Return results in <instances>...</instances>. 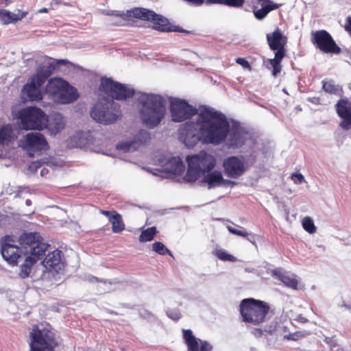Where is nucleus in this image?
<instances>
[{
    "label": "nucleus",
    "instance_id": "f257e3e1",
    "mask_svg": "<svg viewBox=\"0 0 351 351\" xmlns=\"http://www.w3.org/2000/svg\"><path fill=\"white\" fill-rule=\"evenodd\" d=\"M229 127L225 114L212 108L203 107L195 122L187 121L180 126L178 136L188 147H194L199 141L218 145L225 142Z\"/></svg>",
    "mask_w": 351,
    "mask_h": 351
},
{
    "label": "nucleus",
    "instance_id": "f03ea898",
    "mask_svg": "<svg viewBox=\"0 0 351 351\" xmlns=\"http://www.w3.org/2000/svg\"><path fill=\"white\" fill-rule=\"evenodd\" d=\"M99 90L104 92L112 99L104 97L93 106L90 110L91 117L97 122L105 125L112 124L121 119L122 114L120 105L113 99L125 101L132 98L135 90L127 84L114 81L110 77H102Z\"/></svg>",
    "mask_w": 351,
    "mask_h": 351
},
{
    "label": "nucleus",
    "instance_id": "7ed1b4c3",
    "mask_svg": "<svg viewBox=\"0 0 351 351\" xmlns=\"http://www.w3.org/2000/svg\"><path fill=\"white\" fill-rule=\"evenodd\" d=\"M112 15L119 16L121 19L119 22L113 23L116 25H126L132 19H137L141 21H149L152 23V28L155 30L162 32H178L185 34H191V31L184 29L183 28L171 24L168 19L161 14L156 13L152 10L145 8H134L128 10L126 12L119 13L117 11H113Z\"/></svg>",
    "mask_w": 351,
    "mask_h": 351
},
{
    "label": "nucleus",
    "instance_id": "20e7f679",
    "mask_svg": "<svg viewBox=\"0 0 351 351\" xmlns=\"http://www.w3.org/2000/svg\"><path fill=\"white\" fill-rule=\"evenodd\" d=\"M140 106L139 116L144 125L149 128L157 127L165 118L166 100L160 95L143 93L138 99Z\"/></svg>",
    "mask_w": 351,
    "mask_h": 351
},
{
    "label": "nucleus",
    "instance_id": "39448f33",
    "mask_svg": "<svg viewBox=\"0 0 351 351\" xmlns=\"http://www.w3.org/2000/svg\"><path fill=\"white\" fill-rule=\"evenodd\" d=\"M47 62L38 66L36 73L32 75L31 82L26 84L23 88V94L29 101H40L43 99L40 88L53 73L57 66L60 64H66L69 62L66 60H53L46 57Z\"/></svg>",
    "mask_w": 351,
    "mask_h": 351
},
{
    "label": "nucleus",
    "instance_id": "423d86ee",
    "mask_svg": "<svg viewBox=\"0 0 351 351\" xmlns=\"http://www.w3.org/2000/svg\"><path fill=\"white\" fill-rule=\"evenodd\" d=\"M269 311L267 302L253 298L243 299L239 304L241 321L254 326L265 322Z\"/></svg>",
    "mask_w": 351,
    "mask_h": 351
},
{
    "label": "nucleus",
    "instance_id": "0eeeda50",
    "mask_svg": "<svg viewBox=\"0 0 351 351\" xmlns=\"http://www.w3.org/2000/svg\"><path fill=\"white\" fill-rule=\"evenodd\" d=\"M29 351H56L60 346V339L56 334L47 327L32 326L29 332Z\"/></svg>",
    "mask_w": 351,
    "mask_h": 351
},
{
    "label": "nucleus",
    "instance_id": "6e6552de",
    "mask_svg": "<svg viewBox=\"0 0 351 351\" xmlns=\"http://www.w3.org/2000/svg\"><path fill=\"white\" fill-rule=\"evenodd\" d=\"M266 40L269 49L276 51L274 58L269 59L268 62L272 67V75L276 77L281 71V62L287 54V45L288 38L284 35L279 27L266 34Z\"/></svg>",
    "mask_w": 351,
    "mask_h": 351
},
{
    "label": "nucleus",
    "instance_id": "1a4fd4ad",
    "mask_svg": "<svg viewBox=\"0 0 351 351\" xmlns=\"http://www.w3.org/2000/svg\"><path fill=\"white\" fill-rule=\"evenodd\" d=\"M45 92L53 100L64 104L72 103L79 97L77 89L60 77L51 78L45 86Z\"/></svg>",
    "mask_w": 351,
    "mask_h": 351
},
{
    "label": "nucleus",
    "instance_id": "9d476101",
    "mask_svg": "<svg viewBox=\"0 0 351 351\" xmlns=\"http://www.w3.org/2000/svg\"><path fill=\"white\" fill-rule=\"evenodd\" d=\"M16 118L25 130H43L48 126L47 115L37 107L29 106L21 109L16 114Z\"/></svg>",
    "mask_w": 351,
    "mask_h": 351
},
{
    "label": "nucleus",
    "instance_id": "9b49d317",
    "mask_svg": "<svg viewBox=\"0 0 351 351\" xmlns=\"http://www.w3.org/2000/svg\"><path fill=\"white\" fill-rule=\"evenodd\" d=\"M21 247L24 248L29 256L42 258L45 254L49 245L43 242V239L38 232H23L18 239Z\"/></svg>",
    "mask_w": 351,
    "mask_h": 351
},
{
    "label": "nucleus",
    "instance_id": "f8f14e48",
    "mask_svg": "<svg viewBox=\"0 0 351 351\" xmlns=\"http://www.w3.org/2000/svg\"><path fill=\"white\" fill-rule=\"evenodd\" d=\"M16 239L14 235H5L0 239L1 253L10 265L16 266L20 259L25 256L21 247L16 245Z\"/></svg>",
    "mask_w": 351,
    "mask_h": 351
},
{
    "label": "nucleus",
    "instance_id": "ddd939ff",
    "mask_svg": "<svg viewBox=\"0 0 351 351\" xmlns=\"http://www.w3.org/2000/svg\"><path fill=\"white\" fill-rule=\"evenodd\" d=\"M169 110L174 122H182L195 114L197 109L189 104L185 99L172 98L170 101Z\"/></svg>",
    "mask_w": 351,
    "mask_h": 351
},
{
    "label": "nucleus",
    "instance_id": "4468645a",
    "mask_svg": "<svg viewBox=\"0 0 351 351\" xmlns=\"http://www.w3.org/2000/svg\"><path fill=\"white\" fill-rule=\"evenodd\" d=\"M311 42L325 53L339 54L341 52V49L326 30L312 32Z\"/></svg>",
    "mask_w": 351,
    "mask_h": 351
},
{
    "label": "nucleus",
    "instance_id": "2eb2a0df",
    "mask_svg": "<svg viewBox=\"0 0 351 351\" xmlns=\"http://www.w3.org/2000/svg\"><path fill=\"white\" fill-rule=\"evenodd\" d=\"M19 146L27 150L30 156H34L31 152H41L49 148L44 135L38 132H30L25 135L20 140Z\"/></svg>",
    "mask_w": 351,
    "mask_h": 351
},
{
    "label": "nucleus",
    "instance_id": "dca6fc26",
    "mask_svg": "<svg viewBox=\"0 0 351 351\" xmlns=\"http://www.w3.org/2000/svg\"><path fill=\"white\" fill-rule=\"evenodd\" d=\"M223 167L226 175L232 178L241 176L247 169L243 157L234 156L226 158L223 162Z\"/></svg>",
    "mask_w": 351,
    "mask_h": 351
},
{
    "label": "nucleus",
    "instance_id": "f3484780",
    "mask_svg": "<svg viewBox=\"0 0 351 351\" xmlns=\"http://www.w3.org/2000/svg\"><path fill=\"white\" fill-rule=\"evenodd\" d=\"M182 337L187 351H211L213 346L206 341L196 338L190 329L182 330Z\"/></svg>",
    "mask_w": 351,
    "mask_h": 351
},
{
    "label": "nucleus",
    "instance_id": "a211bd4d",
    "mask_svg": "<svg viewBox=\"0 0 351 351\" xmlns=\"http://www.w3.org/2000/svg\"><path fill=\"white\" fill-rule=\"evenodd\" d=\"M62 251L59 250L49 252L42 262L45 271L49 273L58 274L64 269V263L62 261Z\"/></svg>",
    "mask_w": 351,
    "mask_h": 351
},
{
    "label": "nucleus",
    "instance_id": "6ab92c4d",
    "mask_svg": "<svg viewBox=\"0 0 351 351\" xmlns=\"http://www.w3.org/2000/svg\"><path fill=\"white\" fill-rule=\"evenodd\" d=\"M187 157L201 169L204 173L210 171L216 166V158L205 151H201L197 154L188 156Z\"/></svg>",
    "mask_w": 351,
    "mask_h": 351
},
{
    "label": "nucleus",
    "instance_id": "aec40b11",
    "mask_svg": "<svg viewBox=\"0 0 351 351\" xmlns=\"http://www.w3.org/2000/svg\"><path fill=\"white\" fill-rule=\"evenodd\" d=\"M99 213L108 218L114 233H120L125 230V225L122 216L117 210H100Z\"/></svg>",
    "mask_w": 351,
    "mask_h": 351
},
{
    "label": "nucleus",
    "instance_id": "412c9836",
    "mask_svg": "<svg viewBox=\"0 0 351 351\" xmlns=\"http://www.w3.org/2000/svg\"><path fill=\"white\" fill-rule=\"evenodd\" d=\"M226 138H228L227 145L230 148H239L244 144L243 131L239 126L233 127L231 130L230 126Z\"/></svg>",
    "mask_w": 351,
    "mask_h": 351
},
{
    "label": "nucleus",
    "instance_id": "4be33fe9",
    "mask_svg": "<svg viewBox=\"0 0 351 351\" xmlns=\"http://www.w3.org/2000/svg\"><path fill=\"white\" fill-rule=\"evenodd\" d=\"M203 176L202 182L206 184L208 189L220 186L224 182L222 173L217 170H211Z\"/></svg>",
    "mask_w": 351,
    "mask_h": 351
},
{
    "label": "nucleus",
    "instance_id": "5701e85b",
    "mask_svg": "<svg viewBox=\"0 0 351 351\" xmlns=\"http://www.w3.org/2000/svg\"><path fill=\"white\" fill-rule=\"evenodd\" d=\"M28 14L27 11L19 10L16 14L0 9V21L3 24L8 25L12 23H16L25 18Z\"/></svg>",
    "mask_w": 351,
    "mask_h": 351
},
{
    "label": "nucleus",
    "instance_id": "b1692460",
    "mask_svg": "<svg viewBox=\"0 0 351 351\" xmlns=\"http://www.w3.org/2000/svg\"><path fill=\"white\" fill-rule=\"evenodd\" d=\"M186 162L188 163V169L184 177V180L186 182H195L202 176L205 174L202 171L201 169H199L193 162L191 161V160L189 158V157H186Z\"/></svg>",
    "mask_w": 351,
    "mask_h": 351
},
{
    "label": "nucleus",
    "instance_id": "393cba45",
    "mask_svg": "<svg viewBox=\"0 0 351 351\" xmlns=\"http://www.w3.org/2000/svg\"><path fill=\"white\" fill-rule=\"evenodd\" d=\"M15 136L11 124L3 125L0 128V145H9L14 141Z\"/></svg>",
    "mask_w": 351,
    "mask_h": 351
},
{
    "label": "nucleus",
    "instance_id": "a878e982",
    "mask_svg": "<svg viewBox=\"0 0 351 351\" xmlns=\"http://www.w3.org/2000/svg\"><path fill=\"white\" fill-rule=\"evenodd\" d=\"M24 258V262L20 266V271L19 273V276L23 279L29 276L33 266L40 259L29 255L25 256Z\"/></svg>",
    "mask_w": 351,
    "mask_h": 351
},
{
    "label": "nucleus",
    "instance_id": "bb28decb",
    "mask_svg": "<svg viewBox=\"0 0 351 351\" xmlns=\"http://www.w3.org/2000/svg\"><path fill=\"white\" fill-rule=\"evenodd\" d=\"M322 84V89L326 93L337 96H341L343 93L342 86L336 84L333 80H324Z\"/></svg>",
    "mask_w": 351,
    "mask_h": 351
},
{
    "label": "nucleus",
    "instance_id": "cd10ccee",
    "mask_svg": "<svg viewBox=\"0 0 351 351\" xmlns=\"http://www.w3.org/2000/svg\"><path fill=\"white\" fill-rule=\"evenodd\" d=\"M336 110L341 118L351 117V102L348 99H341L336 104Z\"/></svg>",
    "mask_w": 351,
    "mask_h": 351
},
{
    "label": "nucleus",
    "instance_id": "c85d7f7f",
    "mask_svg": "<svg viewBox=\"0 0 351 351\" xmlns=\"http://www.w3.org/2000/svg\"><path fill=\"white\" fill-rule=\"evenodd\" d=\"M279 7V4L274 3L273 1H269L267 4L262 3V8L257 10H254V14L258 20H263L266 17L269 12L278 9Z\"/></svg>",
    "mask_w": 351,
    "mask_h": 351
},
{
    "label": "nucleus",
    "instance_id": "c756f323",
    "mask_svg": "<svg viewBox=\"0 0 351 351\" xmlns=\"http://www.w3.org/2000/svg\"><path fill=\"white\" fill-rule=\"evenodd\" d=\"M245 0H204V3L206 5L222 4L233 8L243 6Z\"/></svg>",
    "mask_w": 351,
    "mask_h": 351
},
{
    "label": "nucleus",
    "instance_id": "7c9ffc66",
    "mask_svg": "<svg viewBox=\"0 0 351 351\" xmlns=\"http://www.w3.org/2000/svg\"><path fill=\"white\" fill-rule=\"evenodd\" d=\"M156 234V227H151L145 230H143L140 237H139V241L141 242H147L152 241L155 234Z\"/></svg>",
    "mask_w": 351,
    "mask_h": 351
},
{
    "label": "nucleus",
    "instance_id": "2f4dec72",
    "mask_svg": "<svg viewBox=\"0 0 351 351\" xmlns=\"http://www.w3.org/2000/svg\"><path fill=\"white\" fill-rule=\"evenodd\" d=\"M152 250L160 255H165L167 254L172 255L171 251L160 241H156L152 244Z\"/></svg>",
    "mask_w": 351,
    "mask_h": 351
},
{
    "label": "nucleus",
    "instance_id": "473e14b6",
    "mask_svg": "<svg viewBox=\"0 0 351 351\" xmlns=\"http://www.w3.org/2000/svg\"><path fill=\"white\" fill-rule=\"evenodd\" d=\"M170 162H173L174 167L171 169H169V171L172 172L173 174L179 175L184 171V165L182 161L180 159L172 158L170 160Z\"/></svg>",
    "mask_w": 351,
    "mask_h": 351
},
{
    "label": "nucleus",
    "instance_id": "72a5a7b5",
    "mask_svg": "<svg viewBox=\"0 0 351 351\" xmlns=\"http://www.w3.org/2000/svg\"><path fill=\"white\" fill-rule=\"evenodd\" d=\"M280 280L287 287L293 289H298V282L297 279L288 275H282L280 276Z\"/></svg>",
    "mask_w": 351,
    "mask_h": 351
},
{
    "label": "nucleus",
    "instance_id": "f704fd0d",
    "mask_svg": "<svg viewBox=\"0 0 351 351\" xmlns=\"http://www.w3.org/2000/svg\"><path fill=\"white\" fill-rule=\"evenodd\" d=\"M214 254L220 260L223 261H231L234 262L236 261V258L230 254H228L223 250H217L215 251Z\"/></svg>",
    "mask_w": 351,
    "mask_h": 351
},
{
    "label": "nucleus",
    "instance_id": "c9c22d12",
    "mask_svg": "<svg viewBox=\"0 0 351 351\" xmlns=\"http://www.w3.org/2000/svg\"><path fill=\"white\" fill-rule=\"evenodd\" d=\"M302 226L303 228L310 234H313L316 231V227L314 225L313 221L309 217L304 218Z\"/></svg>",
    "mask_w": 351,
    "mask_h": 351
},
{
    "label": "nucleus",
    "instance_id": "e433bc0d",
    "mask_svg": "<svg viewBox=\"0 0 351 351\" xmlns=\"http://www.w3.org/2000/svg\"><path fill=\"white\" fill-rule=\"evenodd\" d=\"M134 144L133 141H125L118 143L116 148L118 150L123 151L124 152H129Z\"/></svg>",
    "mask_w": 351,
    "mask_h": 351
},
{
    "label": "nucleus",
    "instance_id": "4c0bfd02",
    "mask_svg": "<svg viewBox=\"0 0 351 351\" xmlns=\"http://www.w3.org/2000/svg\"><path fill=\"white\" fill-rule=\"evenodd\" d=\"M45 162L43 160H36L31 162L28 165V171L32 173H34L38 169L40 168Z\"/></svg>",
    "mask_w": 351,
    "mask_h": 351
},
{
    "label": "nucleus",
    "instance_id": "58836bf2",
    "mask_svg": "<svg viewBox=\"0 0 351 351\" xmlns=\"http://www.w3.org/2000/svg\"><path fill=\"white\" fill-rule=\"evenodd\" d=\"M228 230L230 233L244 238L249 236V234L246 231L238 230L231 226H228Z\"/></svg>",
    "mask_w": 351,
    "mask_h": 351
},
{
    "label": "nucleus",
    "instance_id": "ea45409f",
    "mask_svg": "<svg viewBox=\"0 0 351 351\" xmlns=\"http://www.w3.org/2000/svg\"><path fill=\"white\" fill-rule=\"evenodd\" d=\"M342 121L340 122V127L344 130H348L351 128V117L341 118Z\"/></svg>",
    "mask_w": 351,
    "mask_h": 351
},
{
    "label": "nucleus",
    "instance_id": "a19ab883",
    "mask_svg": "<svg viewBox=\"0 0 351 351\" xmlns=\"http://www.w3.org/2000/svg\"><path fill=\"white\" fill-rule=\"evenodd\" d=\"M236 62L241 65L243 68L249 71L252 70V66L249 62L243 58H238L236 59Z\"/></svg>",
    "mask_w": 351,
    "mask_h": 351
},
{
    "label": "nucleus",
    "instance_id": "79ce46f5",
    "mask_svg": "<svg viewBox=\"0 0 351 351\" xmlns=\"http://www.w3.org/2000/svg\"><path fill=\"white\" fill-rule=\"evenodd\" d=\"M291 178L293 181V182L297 184H301L305 181L304 176L301 173H293L291 176Z\"/></svg>",
    "mask_w": 351,
    "mask_h": 351
},
{
    "label": "nucleus",
    "instance_id": "37998d69",
    "mask_svg": "<svg viewBox=\"0 0 351 351\" xmlns=\"http://www.w3.org/2000/svg\"><path fill=\"white\" fill-rule=\"evenodd\" d=\"M277 322H274L271 324L264 327V331L268 335H272L276 330Z\"/></svg>",
    "mask_w": 351,
    "mask_h": 351
},
{
    "label": "nucleus",
    "instance_id": "c03bdc74",
    "mask_svg": "<svg viewBox=\"0 0 351 351\" xmlns=\"http://www.w3.org/2000/svg\"><path fill=\"white\" fill-rule=\"evenodd\" d=\"M167 315L172 319L175 320V321H178L180 319L181 317V314L179 313V312H176V311H169L167 313Z\"/></svg>",
    "mask_w": 351,
    "mask_h": 351
},
{
    "label": "nucleus",
    "instance_id": "a18cd8bd",
    "mask_svg": "<svg viewBox=\"0 0 351 351\" xmlns=\"http://www.w3.org/2000/svg\"><path fill=\"white\" fill-rule=\"evenodd\" d=\"M307 100L315 104V105H322L323 104L322 102V99L319 97H308L307 99Z\"/></svg>",
    "mask_w": 351,
    "mask_h": 351
},
{
    "label": "nucleus",
    "instance_id": "49530a36",
    "mask_svg": "<svg viewBox=\"0 0 351 351\" xmlns=\"http://www.w3.org/2000/svg\"><path fill=\"white\" fill-rule=\"evenodd\" d=\"M265 331L264 329L261 328H254V330L252 331V334L257 338H259L262 337L264 334Z\"/></svg>",
    "mask_w": 351,
    "mask_h": 351
},
{
    "label": "nucleus",
    "instance_id": "de8ad7c7",
    "mask_svg": "<svg viewBox=\"0 0 351 351\" xmlns=\"http://www.w3.org/2000/svg\"><path fill=\"white\" fill-rule=\"evenodd\" d=\"M345 29L351 35V16L348 17L346 19Z\"/></svg>",
    "mask_w": 351,
    "mask_h": 351
},
{
    "label": "nucleus",
    "instance_id": "09e8293b",
    "mask_svg": "<svg viewBox=\"0 0 351 351\" xmlns=\"http://www.w3.org/2000/svg\"><path fill=\"white\" fill-rule=\"evenodd\" d=\"M49 173V170L47 168H43L40 171V176L44 177Z\"/></svg>",
    "mask_w": 351,
    "mask_h": 351
},
{
    "label": "nucleus",
    "instance_id": "8fccbe9b",
    "mask_svg": "<svg viewBox=\"0 0 351 351\" xmlns=\"http://www.w3.org/2000/svg\"><path fill=\"white\" fill-rule=\"evenodd\" d=\"M254 235L252 236L251 238L245 237L250 242L255 245Z\"/></svg>",
    "mask_w": 351,
    "mask_h": 351
},
{
    "label": "nucleus",
    "instance_id": "3c124183",
    "mask_svg": "<svg viewBox=\"0 0 351 351\" xmlns=\"http://www.w3.org/2000/svg\"><path fill=\"white\" fill-rule=\"evenodd\" d=\"M258 2H263V4H267L268 2L271 1L270 0H257Z\"/></svg>",
    "mask_w": 351,
    "mask_h": 351
},
{
    "label": "nucleus",
    "instance_id": "603ef678",
    "mask_svg": "<svg viewBox=\"0 0 351 351\" xmlns=\"http://www.w3.org/2000/svg\"><path fill=\"white\" fill-rule=\"evenodd\" d=\"M94 278L95 279V280H96L97 282H106L104 280H99L98 278L95 277Z\"/></svg>",
    "mask_w": 351,
    "mask_h": 351
},
{
    "label": "nucleus",
    "instance_id": "864d4df0",
    "mask_svg": "<svg viewBox=\"0 0 351 351\" xmlns=\"http://www.w3.org/2000/svg\"><path fill=\"white\" fill-rule=\"evenodd\" d=\"M26 204L27 205H30L31 204V200L30 199H27L26 200Z\"/></svg>",
    "mask_w": 351,
    "mask_h": 351
},
{
    "label": "nucleus",
    "instance_id": "5fc2aeb1",
    "mask_svg": "<svg viewBox=\"0 0 351 351\" xmlns=\"http://www.w3.org/2000/svg\"><path fill=\"white\" fill-rule=\"evenodd\" d=\"M41 12H47V9L46 8H43L40 10Z\"/></svg>",
    "mask_w": 351,
    "mask_h": 351
},
{
    "label": "nucleus",
    "instance_id": "6e6d98bb",
    "mask_svg": "<svg viewBox=\"0 0 351 351\" xmlns=\"http://www.w3.org/2000/svg\"><path fill=\"white\" fill-rule=\"evenodd\" d=\"M63 128V124H62V123H61L60 124V126H59L58 128V129H61V128Z\"/></svg>",
    "mask_w": 351,
    "mask_h": 351
},
{
    "label": "nucleus",
    "instance_id": "4d7b16f0",
    "mask_svg": "<svg viewBox=\"0 0 351 351\" xmlns=\"http://www.w3.org/2000/svg\"><path fill=\"white\" fill-rule=\"evenodd\" d=\"M306 321H307V320H306V319H304V318H302V319H301V322H306Z\"/></svg>",
    "mask_w": 351,
    "mask_h": 351
},
{
    "label": "nucleus",
    "instance_id": "13d9d810",
    "mask_svg": "<svg viewBox=\"0 0 351 351\" xmlns=\"http://www.w3.org/2000/svg\"><path fill=\"white\" fill-rule=\"evenodd\" d=\"M9 1H10V0H5V4L8 5Z\"/></svg>",
    "mask_w": 351,
    "mask_h": 351
}]
</instances>
